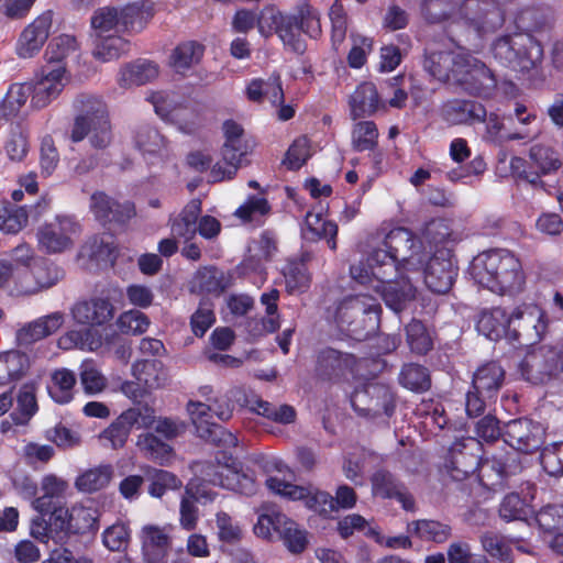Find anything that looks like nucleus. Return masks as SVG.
<instances>
[{
  "mask_svg": "<svg viewBox=\"0 0 563 563\" xmlns=\"http://www.w3.org/2000/svg\"><path fill=\"white\" fill-rule=\"evenodd\" d=\"M426 247L406 228H394L369 253L367 266L350 267L351 277L361 285H368L383 298L386 306L398 312L416 296L412 275H420Z\"/></svg>",
  "mask_w": 563,
  "mask_h": 563,
  "instance_id": "nucleus-1",
  "label": "nucleus"
},
{
  "mask_svg": "<svg viewBox=\"0 0 563 563\" xmlns=\"http://www.w3.org/2000/svg\"><path fill=\"white\" fill-rule=\"evenodd\" d=\"M70 316L74 323L87 325L81 330H69L60 335L57 345L65 351L80 350L84 352H98L104 345H108V338H103V332L96 329L113 319L114 306L108 298L92 297L87 300H80L70 308Z\"/></svg>",
  "mask_w": 563,
  "mask_h": 563,
  "instance_id": "nucleus-2",
  "label": "nucleus"
},
{
  "mask_svg": "<svg viewBox=\"0 0 563 563\" xmlns=\"http://www.w3.org/2000/svg\"><path fill=\"white\" fill-rule=\"evenodd\" d=\"M474 282L500 295L520 291L526 275L520 260L507 250H490L475 256L470 266Z\"/></svg>",
  "mask_w": 563,
  "mask_h": 563,
  "instance_id": "nucleus-3",
  "label": "nucleus"
},
{
  "mask_svg": "<svg viewBox=\"0 0 563 563\" xmlns=\"http://www.w3.org/2000/svg\"><path fill=\"white\" fill-rule=\"evenodd\" d=\"M75 107L80 113L71 129V141L80 142L89 136L95 148H106L111 143L112 134L104 103L96 97L79 96Z\"/></svg>",
  "mask_w": 563,
  "mask_h": 563,
  "instance_id": "nucleus-4",
  "label": "nucleus"
},
{
  "mask_svg": "<svg viewBox=\"0 0 563 563\" xmlns=\"http://www.w3.org/2000/svg\"><path fill=\"white\" fill-rule=\"evenodd\" d=\"M492 51L499 63L519 71L534 68L543 56L540 43L525 34L500 37L493 44Z\"/></svg>",
  "mask_w": 563,
  "mask_h": 563,
  "instance_id": "nucleus-5",
  "label": "nucleus"
},
{
  "mask_svg": "<svg viewBox=\"0 0 563 563\" xmlns=\"http://www.w3.org/2000/svg\"><path fill=\"white\" fill-rule=\"evenodd\" d=\"M81 233L80 223L71 216L58 214L36 232L38 249L47 254H60L73 249Z\"/></svg>",
  "mask_w": 563,
  "mask_h": 563,
  "instance_id": "nucleus-6",
  "label": "nucleus"
},
{
  "mask_svg": "<svg viewBox=\"0 0 563 563\" xmlns=\"http://www.w3.org/2000/svg\"><path fill=\"white\" fill-rule=\"evenodd\" d=\"M380 306L376 298L371 295L360 294L345 298L336 308L335 320L341 325L347 327L352 334L361 336V323L368 322L371 330H374Z\"/></svg>",
  "mask_w": 563,
  "mask_h": 563,
  "instance_id": "nucleus-7",
  "label": "nucleus"
},
{
  "mask_svg": "<svg viewBox=\"0 0 563 563\" xmlns=\"http://www.w3.org/2000/svg\"><path fill=\"white\" fill-rule=\"evenodd\" d=\"M222 131L224 135V144L221 151L222 158L211 168L210 177L212 181L233 178L244 155L242 126L233 120H227L222 125Z\"/></svg>",
  "mask_w": 563,
  "mask_h": 563,
  "instance_id": "nucleus-8",
  "label": "nucleus"
},
{
  "mask_svg": "<svg viewBox=\"0 0 563 563\" xmlns=\"http://www.w3.org/2000/svg\"><path fill=\"white\" fill-rule=\"evenodd\" d=\"M64 272L53 263L36 260L31 266L14 271V289L20 295H34L56 285Z\"/></svg>",
  "mask_w": 563,
  "mask_h": 563,
  "instance_id": "nucleus-9",
  "label": "nucleus"
},
{
  "mask_svg": "<svg viewBox=\"0 0 563 563\" xmlns=\"http://www.w3.org/2000/svg\"><path fill=\"white\" fill-rule=\"evenodd\" d=\"M69 81L70 74L66 65L47 64L30 82L33 91L31 106L35 109L47 107L58 98Z\"/></svg>",
  "mask_w": 563,
  "mask_h": 563,
  "instance_id": "nucleus-10",
  "label": "nucleus"
},
{
  "mask_svg": "<svg viewBox=\"0 0 563 563\" xmlns=\"http://www.w3.org/2000/svg\"><path fill=\"white\" fill-rule=\"evenodd\" d=\"M511 327L508 341L517 342L521 339L527 343L541 340L547 331L544 311L537 305H521L510 312Z\"/></svg>",
  "mask_w": 563,
  "mask_h": 563,
  "instance_id": "nucleus-11",
  "label": "nucleus"
},
{
  "mask_svg": "<svg viewBox=\"0 0 563 563\" xmlns=\"http://www.w3.org/2000/svg\"><path fill=\"white\" fill-rule=\"evenodd\" d=\"M203 481L220 486L225 489L234 490L244 495H253L257 490V484L254 477L242 471L241 466L232 463L208 464L202 471Z\"/></svg>",
  "mask_w": 563,
  "mask_h": 563,
  "instance_id": "nucleus-12",
  "label": "nucleus"
},
{
  "mask_svg": "<svg viewBox=\"0 0 563 563\" xmlns=\"http://www.w3.org/2000/svg\"><path fill=\"white\" fill-rule=\"evenodd\" d=\"M266 486L269 490L290 500H303L307 508L320 514L329 515L334 511L333 497L312 487H303L282 481L277 477L266 479Z\"/></svg>",
  "mask_w": 563,
  "mask_h": 563,
  "instance_id": "nucleus-13",
  "label": "nucleus"
},
{
  "mask_svg": "<svg viewBox=\"0 0 563 563\" xmlns=\"http://www.w3.org/2000/svg\"><path fill=\"white\" fill-rule=\"evenodd\" d=\"M560 368V352L548 345L530 351L520 364L521 375L532 384L547 383L559 373Z\"/></svg>",
  "mask_w": 563,
  "mask_h": 563,
  "instance_id": "nucleus-14",
  "label": "nucleus"
},
{
  "mask_svg": "<svg viewBox=\"0 0 563 563\" xmlns=\"http://www.w3.org/2000/svg\"><path fill=\"white\" fill-rule=\"evenodd\" d=\"M258 30L264 35L275 31L283 43L296 53H302L306 48L300 36L301 30L296 15H287L274 9H266L258 18Z\"/></svg>",
  "mask_w": 563,
  "mask_h": 563,
  "instance_id": "nucleus-15",
  "label": "nucleus"
},
{
  "mask_svg": "<svg viewBox=\"0 0 563 563\" xmlns=\"http://www.w3.org/2000/svg\"><path fill=\"white\" fill-rule=\"evenodd\" d=\"M454 82L471 93L486 96L494 89L496 79L483 62L463 51Z\"/></svg>",
  "mask_w": 563,
  "mask_h": 563,
  "instance_id": "nucleus-16",
  "label": "nucleus"
},
{
  "mask_svg": "<svg viewBox=\"0 0 563 563\" xmlns=\"http://www.w3.org/2000/svg\"><path fill=\"white\" fill-rule=\"evenodd\" d=\"M53 19L52 10L44 11L22 30L15 44L20 58H33L42 51L51 34Z\"/></svg>",
  "mask_w": 563,
  "mask_h": 563,
  "instance_id": "nucleus-17",
  "label": "nucleus"
},
{
  "mask_svg": "<svg viewBox=\"0 0 563 563\" xmlns=\"http://www.w3.org/2000/svg\"><path fill=\"white\" fill-rule=\"evenodd\" d=\"M421 272L427 287L435 294L448 292L456 276V267L446 250L437 251L432 257L426 258Z\"/></svg>",
  "mask_w": 563,
  "mask_h": 563,
  "instance_id": "nucleus-18",
  "label": "nucleus"
},
{
  "mask_svg": "<svg viewBox=\"0 0 563 563\" xmlns=\"http://www.w3.org/2000/svg\"><path fill=\"white\" fill-rule=\"evenodd\" d=\"M544 428L530 419L520 418L505 424L504 440L512 449L531 453L539 450L544 442Z\"/></svg>",
  "mask_w": 563,
  "mask_h": 563,
  "instance_id": "nucleus-19",
  "label": "nucleus"
},
{
  "mask_svg": "<svg viewBox=\"0 0 563 563\" xmlns=\"http://www.w3.org/2000/svg\"><path fill=\"white\" fill-rule=\"evenodd\" d=\"M175 530L174 525L164 526L145 525L142 527L140 538L142 551L147 563H165L168 550L172 547V533Z\"/></svg>",
  "mask_w": 563,
  "mask_h": 563,
  "instance_id": "nucleus-20",
  "label": "nucleus"
},
{
  "mask_svg": "<svg viewBox=\"0 0 563 563\" xmlns=\"http://www.w3.org/2000/svg\"><path fill=\"white\" fill-rule=\"evenodd\" d=\"M352 407L366 416L378 417L385 415L390 417L395 404L391 393L382 386L369 385L364 390L355 391L351 397Z\"/></svg>",
  "mask_w": 563,
  "mask_h": 563,
  "instance_id": "nucleus-21",
  "label": "nucleus"
},
{
  "mask_svg": "<svg viewBox=\"0 0 563 563\" xmlns=\"http://www.w3.org/2000/svg\"><path fill=\"white\" fill-rule=\"evenodd\" d=\"M187 411L200 438L213 442H223L232 446L238 444L235 435L221 430V428L212 421L213 415L211 413V407L209 405L190 400L187 405Z\"/></svg>",
  "mask_w": 563,
  "mask_h": 563,
  "instance_id": "nucleus-22",
  "label": "nucleus"
},
{
  "mask_svg": "<svg viewBox=\"0 0 563 563\" xmlns=\"http://www.w3.org/2000/svg\"><path fill=\"white\" fill-rule=\"evenodd\" d=\"M147 100L153 104L155 112L164 120L178 124L184 133H192L197 128V115L187 108L176 104L174 98L166 92H151Z\"/></svg>",
  "mask_w": 563,
  "mask_h": 563,
  "instance_id": "nucleus-23",
  "label": "nucleus"
},
{
  "mask_svg": "<svg viewBox=\"0 0 563 563\" xmlns=\"http://www.w3.org/2000/svg\"><path fill=\"white\" fill-rule=\"evenodd\" d=\"M464 19L470 26L478 34L484 36L494 32L503 25L504 19L500 11L486 2L478 0H468L464 4Z\"/></svg>",
  "mask_w": 563,
  "mask_h": 563,
  "instance_id": "nucleus-24",
  "label": "nucleus"
},
{
  "mask_svg": "<svg viewBox=\"0 0 563 563\" xmlns=\"http://www.w3.org/2000/svg\"><path fill=\"white\" fill-rule=\"evenodd\" d=\"M90 209L96 219L100 222H123L134 214V207L131 202L122 203L112 199L103 192H95L90 199Z\"/></svg>",
  "mask_w": 563,
  "mask_h": 563,
  "instance_id": "nucleus-25",
  "label": "nucleus"
},
{
  "mask_svg": "<svg viewBox=\"0 0 563 563\" xmlns=\"http://www.w3.org/2000/svg\"><path fill=\"white\" fill-rule=\"evenodd\" d=\"M64 322L65 317L59 311L38 318L18 331L16 342L20 346H27L55 333Z\"/></svg>",
  "mask_w": 563,
  "mask_h": 563,
  "instance_id": "nucleus-26",
  "label": "nucleus"
},
{
  "mask_svg": "<svg viewBox=\"0 0 563 563\" xmlns=\"http://www.w3.org/2000/svg\"><path fill=\"white\" fill-rule=\"evenodd\" d=\"M355 364L356 360L352 354L325 349L318 354L316 371L321 377L333 378L352 372Z\"/></svg>",
  "mask_w": 563,
  "mask_h": 563,
  "instance_id": "nucleus-27",
  "label": "nucleus"
},
{
  "mask_svg": "<svg viewBox=\"0 0 563 563\" xmlns=\"http://www.w3.org/2000/svg\"><path fill=\"white\" fill-rule=\"evenodd\" d=\"M379 108H385L377 88L372 82H363L350 97V110L353 119L369 117Z\"/></svg>",
  "mask_w": 563,
  "mask_h": 563,
  "instance_id": "nucleus-28",
  "label": "nucleus"
},
{
  "mask_svg": "<svg viewBox=\"0 0 563 563\" xmlns=\"http://www.w3.org/2000/svg\"><path fill=\"white\" fill-rule=\"evenodd\" d=\"M510 327V312L499 307L483 311L476 325L481 334L493 341L508 340Z\"/></svg>",
  "mask_w": 563,
  "mask_h": 563,
  "instance_id": "nucleus-29",
  "label": "nucleus"
},
{
  "mask_svg": "<svg viewBox=\"0 0 563 563\" xmlns=\"http://www.w3.org/2000/svg\"><path fill=\"white\" fill-rule=\"evenodd\" d=\"M463 51L432 52L424 60L426 70L440 81H453L455 69L459 68Z\"/></svg>",
  "mask_w": 563,
  "mask_h": 563,
  "instance_id": "nucleus-30",
  "label": "nucleus"
},
{
  "mask_svg": "<svg viewBox=\"0 0 563 563\" xmlns=\"http://www.w3.org/2000/svg\"><path fill=\"white\" fill-rule=\"evenodd\" d=\"M373 493L383 498H396L406 510H413L415 500L404 486L387 472H377L372 478Z\"/></svg>",
  "mask_w": 563,
  "mask_h": 563,
  "instance_id": "nucleus-31",
  "label": "nucleus"
},
{
  "mask_svg": "<svg viewBox=\"0 0 563 563\" xmlns=\"http://www.w3.org/2000/svg\"><path fill=\"white\" fill-rule=\"evenodd\" d=\"M130 51V42L121 34L93 35L91 55L101 63L120 58Z\"/></svg>",
  "mask_w": 563,
  "mask_h": 563,
  "instance_id": "nucleus-32",
  "label": "nucleus"
},
{
  "mask_svg": "<svg viewBox=\"0 0 563 563\" xmlns=\"http://www.w3.org/2000/svg\"><path fill=\"white\" fill-rule=\"evenodd\" d=\"M443 119L452 125L483 121L486 117L485 108L474 101L454 100L448 102L442 110Z\"/></svg>",
  "mask_w": 563,
  "mask_h": 563,
  "instance_id": "nucleus-33",
  "label": "nucleus"
},
{
  "mask_svg": "<svg viewBox=\"0 0 563 563\" xmlns=\"http://www.w3.org/2000/svg\"><path fill=\"white\" fill-rule=\"evenodd\" d=\"M132 375L144 390L156 389L167 382V373L158 360H142L132 365Z\"/></svg>",
  "mask_w": 563,
  "mask_h": 563,
  "instance_id": "nucleus-34",
  "label": "nucleus"
},
{
  "mask_svg": "<svg viewBox=\"0 0 563 563\" xmlns=\"http://www.w3.org/2000/svg\"><path fill=\"white\" fill-rule=\"evenodd\" d=\"M378 135V129L373 121H360L354 124L352 130L353 148L357 152H371L375 164H379L383 159V153L376 151Z\"/></svg>",
  "mask_w": 563,
  "mask_h": 563,
  "instance_id": "nucleus-35",
  "label": "nucleus"
},
{
  "mask_svg": "<svg viewBox=\"0 0 563 563\" xmlns=\"http://www.w3.org/2000/svg\"><path fill=\"white\" fill-rule=\"evenodd\" d=\"M246 97L253 102L267 99L272 104H278L284 100L280 77L273 74L267 79L255 78L246 86Z\"/></svg>",
  "mask_w": 563,
  "mask_h": 563,
  "instance_id": "nucleus-36",
  "label": "nucleus"
},
{
  "mask_svg": "<svg viewBox=\"0 0 563 563\" xmlns=\"http://www.w3.org/2000/svg\"><path fill=\"white\" fill-rule=\"evenodd\" d=\"M504 379V368L499 364L490 362L484 364L475 372L473 377V388L477 393L490 398L503 386Z\"/></svg>",
  "mask_w": 563,
  "mask_h": 563,
  "instance_id": "nucleus-37",
  "label": "nucleus"
},
{
  "mask_svg": "<svg viewBox=\"0 0 563 563\" xmlns=\"http://www.w3.org/2000/svg\"><path fill=\"white\" fill-rule=\"evenodd\" d=\"M154 15L148 1L130 3L121 9V29L124 33L141 32Z\"/></svg>",
  "mask_w": 563,
  "mask_h": 563,
  "instance_id": "nucleus-38",
  "label": "nucleus"
},
{
  "mask_svg": "<svg viewBox=\"0 0 563 563\" xmlns=\"http://www.w3.org/2000/svg\"><path fill=\"white\" fill-rule=\"evenodd\" d=\"M30 358L19 351L0 353V386L21 379L30 368Z\"/></svg>",
  "mask_w": 563,
  "mask_h": 563,
  "instance_id": "nucleus-39",
  "label": "nucleus"
},
{
  "mask_svg": "<svg viewBox=\"0 0 563 563\" xmlns=\"http://www.w3.org/2000/svg\"><path fill=\"white\" fill-rule=\"evenodd\" d=\"M302 232L309 240L327 239L329 247L332 251L336 250L338 225L327 220L321 212L307 213Z\"/></svg>",
  "mask_w": 563,
  "mask_h": 563,
  "instance_id": "nucleus-40",
  "label": "nucleus"
},
{
  "mask_svg": "<svg viewBox=\"0 0 563 563\" xmlns=\"http://www.w3.org/2000/svg\"><path fill=\"white\" fill-rule=\"evenodd\" d=\"M77 382L76 374L65 367L52 372L47 384L51 398L60 405L68 404L74 398V388Z\"/></svg>",
  "mask_w": 563,
  "mask_h": 563,
  "instance_id": "nucleus-41",
  "label": "nucleus"
},
{
  "mask_svg": "<svg viewBox=\"0 0 563 563\" xmlns=\"http://www.w3.org/2000/svg\"><path fill=\"white\" fill-rule=\"evenodd\" d=\"M201 212V202L191 200L170 223L174 238L184 239L186 242L195 238L197 233V220Z\"/></svg>",
  "mask_w": 563,
  "mask_h": 563,
  "instance_id": "nucleus-42",
  "label": "nucleus"
},
{
  "mask_svg": "<svg viewBox=\"0 0 563 563\" xmlns=\"http://www.w3.org/2000/svg\"><path fill=\"white\" fill-rule=\"evenodd\" d=\"M80 51L76 35L63 33L54 36L45 49L47 64L66 65V59Z\"/></svg>",
  "mask_w": 563,
  "mask_h": 563,
  "instance_id": "nucleus-43",
  "label": "nucleus"
},
{
  "mask_svg": "<svg viewBox=\"0 0 563 563\" xmlns=\"http://www.w3.org/2000/svg\"><path fill=\"white\" fill-rule=\"evenodd\" d=\"M158 75V67L150 60H140L128 64L120 69L118 82L121 87L143 85Z\"/></svg>",
  "mask_w": 563,
  "mask_h": 563,
  "instance_id": "nucleus-44",
  "label": "nucleus"
},
{
  "mask_svg": "<svg viewBox=\"0 0 563 563\" xmlns=\"http://www.w3.org/2000/svg\"><path fill=\"white\" fill-rule=\"evenodd\" d=\"M30 96H33L32 84L18 82L11 85L0 103V118L9 120L18 115Z\"/></svg>",
  "mask_w": 563,
  "mask_h": 563,
  "instance_id": "nucleus-45",
  "label": "nucleus"
},
{
  "mask_svg": "<svg viewBox=\"0 0 563 563\" xmlns=\"http://www.w3.org/2000/svg\"><path fill=\"white\" fill-rule=\"evenodd\" d=\"M279 520L283 526L278 536L286 549L292 554L302 553L309 543L307 530L287 516Z\"/></svg>",
  "mask_w": 563,
  "mask_h": 563,
  "instance_id": "nucleus-46",
  "label": "nucleus"
},
{
  "mask_svg": "<svg viewBox=\"0 0 563 563\" xmlns=\"http://www.w3.org/2000/svg\"><path fill=\"white\" fill-rule=\"evenodd\" d=\"M203 55V46L196 42L179 44L172 53L169 65L179 74L185 73L200 62Z\"/></svg>",
  "mask_w": 563,
  "mask_h": 563,
  "instance_id": "nucleus-47",
  "label": "nucleus"
},
{
  "mask_svg": "<svg viewBox=\"0 0 563 563\" xmlns=\"http://www.w3.org/2000/svg\"><path fill=\"white\" fill-rule=\"evenodd\" d=\"M113 476L111 465H99L80 474L75 481V487L82 493H93L104 488Z\"/></svg>",
  "mask_w": 563,
  "mask_h": 563,
  "instance_id": "nucleus-48",
  "label": "nucleus"
},
{
  "mask_svg": "<svg viewBox=\"0 0 563 563\" xmlns=\"http://www.w3.org/2000/svg\"><path fill=\"white\" fill-rule=\"evenodd\" d=\"M93 35H108L124 33L121 29V9L103 7L91 16Z\"/></svg>",
  "mask_w": 563,
  "mask_h": 563,
  "instance_id": "nucleus-49",
  "label": "nucleus"
},
{
  "mask_svg": "<svg viewBox=\"0 0 563 563\" xmlns=\"http://www.w3.org/2000/svg\"><path fill=\"white\" fill-rule=\"evenodd\" d=\"M134 144L144 157L147 155H161L166 148V142L163 135H161L156 129L147 125L136 130Z\"/></svg>",
  "mask_w": 563,
  "mask_h": 563,
  "instance_id": "nucleus-50",
  "label": "nucleus"
},
{
  "mask_svg": "<svg viewBox=\"0 0 563 563\" xmlns=\"http://www.w3.org/2000/svg\"><path fill=\"white\" fill-rule=\"evenodd\" d=\"M271 212V206L263 196H250L234 212L243 223L261 224Z\"/></svg>",
  "mask_w": 563,
  "mask_h": 563,
  "instance_id": "nucleus-51",
  "label": "nucleus"
},
{
  "mask_svg": "<svg viewBox=\"0 0 563 563\" xmlns=\"http://www.w3.org/2000/svg\"><path fill=\"white\" fill-rule=\"evenodd\" d=\"M98 528V510L92 506L76 504L70 508V532L85 533Z\"/></svg>",
  "mask_w": 563,
  "mask_h": 563,
  "instance_id": "nucleus-52",
  "label": "nucleus"
},
{
  "mask_svg": "<svg viewBox=\"0 0 563 563\" xmlns=\"http://www.w3.org/2000/svg\"><path fill=\"white\" fill-rule=\"evenodd\" d=\"M27 212L24 207H16L9 202L0 203V231L18 233L27 223Z\"/></svg>",
  "mask_w": 563,
  "mask_h": 563,
  "instance_id": "nucleus-53",
  "label": "nucleus"
},
{
  "mask_svg": "<svg viewBox=\"0 0 563 563\" xmlns=\"http://www.w3.org/2000/svg\"><path fill=\"white\" fill-rule=\"evenodd\" d=\"M409 531H415L419 538L423 540L442 543L446 541L451 534V528L434 520H417L408 525Z\"/></svg>",
  "mask_w": 563,
  "mask_h": 563,
  "instance_id": "nucleus-54",
  "label": "nucleus"
},
{
  "mask_svg": "<svg viewBox=\"0 0 563 563\" xmlns=\"http://www.w3.org/2000/svg\"><path fill=\"white\" fill-rule=\"evenodd\" d=\"M79 376L84 391L87 395L100 394L107 387V378L91 360L81 363Z\"/></svg>",
  "mask_w": 563,
  "mask_h": 563,
  "instance_id": "nucleus-55",
  "label": "nucleus"
},
{
  "mask_svg": "<svg viewBox=\"0 0 563 563\" xmlns=\"http://www.w3.org/2000/svg\"><path fill=\"white\" fill-rule=\"evenodd\" d=\"M136 446L147 457L159 463L166 462L172 453L170 445L152 433L140 434L136 440Z\"/></svg>",
  "mask_w": 563,
  "mask_h": 563,
  "instance_id": "nucleus-56",
  "label": "nucleus"
},
{
  "mask_svg": "<svg viewBox=\"0 0 563 563\" xmlns=\"http://www.w3.org/2000/svg\"><path fill=\"white\" fill-rule=\"evenodd\" d=\"M114 246L110 235L93 236L81 247L80 255L87 256L96 262H108L113 260Z\"/></svg>",
  "mask_w": 563,
  "mask_h": 563,
  "instance_id": "nucleus-57",
  "label": "nucleus"
},
{
  "mask_svg": "<svg viewBox=\"0 0 563 563\" xmlns=\"http://www.w3.org/2000/svg\"><path fill=\"white\" fill-rule=\"evenodd\" d=\"M120 416L130 430L152 429L156 422L155 410L147 405L129 408Z\"/></svg>",
  "mask_w": 563,
  "mask_h": 563,
  "instance_id": "nucleus-58",
  "label": "nucleus"
},
{
  "mask_svg": "<svg viewBox=\"0 0 563 563\" xmlns=\"http://www.w3.org/2000/svg\"><path fill=\"white\" fill-rule=\"evenodd\" d=\"M279 299V291L271 289L269 291L261 295V303L265 307L266 317L262 319V333H273L280 328L279 314L277 313V302Z\"/></svg>",
  "mask_w": 563,
  "mask_h": 563,
  "instance_id": "nucleus-59",
  "label": "nucleus"
},
{
  "mask_svg": "<svg viewBox=\"0 0 563 563\" xmlns=\"http://www.w3.org/2000/svg\"><path fill=\"white\" fill-rule=\"evenodd\" d=\"M252 409L261 416H264L275 422L288 424L295 421L296 411L289 405L274 406L264 400H255Z\"/></svg>",
  "mask_w": 563,
  "mask_h": 563,
  "instance_id": "nucleus-60",
  "label": "nucleus"
},
{
  "mask_svg": "<svg viewBox=\"0 0 563 563\" xmlns=\"http://www.w3.org/2000/svg\"><path fill=\"white\" fill-rule=\"evenodd\" d=\"M450 235V230L443 220L435 219L426 224L421 231V235L417 236L418 241L422 242L426 247L427 258L431 254L433 246L445 241Z\"/></svg>",
  "mask_w": 563,
  "mask_h": 563,
  "instance_id": "nucleus-61",
  "label": "nucleus"
},
{
  "mask_svg": "<svg viewBox=\"0 0 563 563\" xmlns=\"http://www.w3.org/2000/svg\"><path fill=\"white\" fill-rule=\"evenodd\" d=\"M117 325L122 333L139 335L147 330L150 319L140 310L131 309L119 316Z\"/></svg>",
  "mask_w": 563,
  "mask_h": 563,
  "instance_id": "nucleus-62",
  "label": "nucleus"
},
{
  "mask_svg": "<svg viewBox=\"0 0 563 563\" xmlns=\"http://www.w3.org/2000/svg\"><path fill=\"white\" fill-rule=\"evenodd\" d=\"M508 463L497 457H485L478 462V476L484 485H496L497 481L508 474Z\"/></svg>",
  "mask_w": 563,
  "mask_h": 563,
  "instance_id": "nucleus-63",
  "label": "nucleus"
},
{
  "mask_svg": "<svg viewBox=\"0 0 563 563\" xmlns=\"http://www.w3.org/2000/svg\"><path fill=\"white\" fill-rule=\"evenodd\" d=\"M400 383L408 389L421 391L430 386L427 368L417 364L405 365L400 373Z\"/></svg>",
  "mask_w": 563,
  "mask_h": 563,
  "instance_id": "nucleus-64",
  "label": "nucleus"
}]
</instances>
